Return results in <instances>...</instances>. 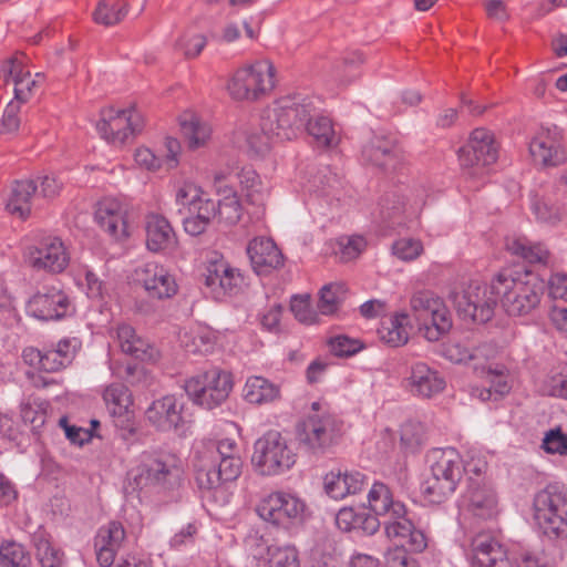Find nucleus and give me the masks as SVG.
Listing matches in <instances>:
<instances>
[{
    "label": "nucleus",
    "instance_id": "obj_9",
    "mask_svg": "<svg viewBox=\"0 0 567 567\" xmlns=\"http://www.w3.org/2000/svg\"><path fill=\"white\" fill-rule=\"evenodd\" d=\"M184 389L195 404L213 410L228 398L233 390V377L214 367L186 380Z\"/></svg>",
    "mask_w": 567,
    "mask_h": 567
},
{
    "label": "nucleus",
    "instance_id": "obj_58",
    "mask_svg": "<svg viewBox=\"0 0 567 567\" xmlns=\"http://www.w3.org/2000/svg\"><path fill=\"white\" fill-rule=\"evenodd\" d=\"M462 475L474 474L475 476L482 475L487 468V462L481 451L476 449H468L461 458Z\"/></svg>",
    "mask_w": 567,
    "mask_h": 567
},
{
    "label": "nucleus",
    "instance_id": "obj_49",
    "mask_svg": "<svg viewBox=\"0 0 567 567\" xmlns=\"http://www.w3.org/2000/svg\"><path fill=\"white\" fill-rule=\"evenodd\" d=\"M384 530L390 539L405 540L406 535L411 533L414 527L413 523L406 517V508L403 506V512L399 515L392 514L383 522Z\"/></svg>",
    "mask_w": 567,
    "mask_h": 567
},
{
    "label": "nucleus",
    "instance_id": "obj_36",
    "mask_svg": "<svg viewBox=\"0 0 567 567\" xmlns=\"http://www.w3.org/2000/svg\"><path fill=\"white\" fill-rule=\"evenodd\" d=\"M181 132L187 147L192 151L206 146L212 136L209 124L190 114L182 117Z\"/></svg>",
    "mask_w": 567,
    "mask_h": 567
},
{
    "label": "nucleus",
    "instance_id": "obj_10",
    "mask_svg": "<svg viewBox=\"0 0 567 567\" xmlns=\"http://www.w3.org/2000/svg\"><path fill=\"white\" fill-rule=\"evenodd\" d=\"M275 86V68L269 60H260L238 69L227 89L233 99L256 101Z\"/></svg>",
    "mask_w": 567,
    "mask_h": 567
},
{
    "label": "nucleus",
    "instance_id": "obj_33",
    "mask_svg": "<svg viewBox=\"0 0 567 567\" xmlns=\"http://www.w3.org/2000/svg\"><path fill=\"white\" fill-rule=\"evenodd\" d=\"M370 509L377 518L378 516L388 518L392 514L399 515L403 512L404 504L393 498L392 492L388 485L382 482H375L368 493Z\"/></svg>",
    "mask_w": 567,
    "mask_h": 567
},
{
    "label": "nucleus",
    "instance_id": "obj_39",
    "mask_svg": "<svg viewBox=\"0 0 567 567\" xmlns=\"http://www.w3.org/2000/svg\"><path fill=\"white\" fill-rule=\"evenodd\" d=\"M406 322L408 315L405 313L393 316L383 321L378 330L380 339L391 347L405 344L409 340Z\"/></svg>",
    "mask_w": 567,
    "mask_h": 567
},
{
    "label": "nucleus",
    "instance_id": "obj_43",
    "mask_svg": "<svg viewBox=\"0 0 567 567\" xmlns=\"http://www.w3.org/2000/svg\"><path fill=\"white\" fill-rule=\"evenodd\" d=\"M507 249L529 264H547L549 251L540 244H532L526 238H516L507 241Z\"/></svg>",
    "mask_w": 567,
    "mask_h": 567
},
{
    "label": "nucleus",
    "instance_id": "obj_48",
    "mask_svg": "<svg viewBox=\"0 0 567 567\" xmlns=\"http://www.w3.org/2000/svg\"><path fill=\"white\" fill-rule=\"evenodd\" d=\"M216 218L219 224L229 227L236 225L241 217V205L239 198L234 194L224 197L216 204Z\"/></svg>",
    "mask_w": 567,
    "mask_h": 567
},
{
    "label": "nucleus",
    "instance_id": "obj_52",
    "mask_svg": "<svg viewBox=\"0 0 567 567\" xmlns=\"http://www.w3.org/2000/svg\"><path fill=\"white\" fill-rule=\"evenodd\" d=\"M327 343L331 353L336 357H352L364 348L361 340L350 338L346 334L331 337Z\"/></svg>",
    "mask_w": 567,
    "mask_h": 567
},
{
    "label": "nucleus",
    "instance_id": "obj_6",
    "mask_svg": "<svg viewBox=\"0 0 567 567\" xmlns=\"http://www.w3.org/2000/svg\"><path fill=\"white\" fill-rule=\"evenodd\" d=\"M299 444L309 453L323 455L339 444L343 422L333 413H309L296 429Z\"/></svg>",
    "mask_w": 567,
    "mask_h": 567
},
{
    "label": "nucleus",
    "instance_id": "obj_18",
    "mask_svg": "<svg viewBox=\"0 0 567 567\" xmlns=\"http://www.w3.org/2000/svg\"><path fill=\"white\" fill-rule=\"evenodd\" d=\"M71 308L68 295L59 287H43L28 302V311L35 318L49 321L65 317Z\"/></svg>",
    "mask_w": 567,
    "mask_h": 567
},
{
    "label": "nucleus",
    "instance_id": "obj_17",
    "mask_svg": "<svg viewBox=\"0 0 567 567\" xmlns=\"http://www.w3.org/2000/svg\"><path fill=\"white\" fill-rule=\"evenodd\" d=\"M557 126L543 127L529 143L533 159L543 167H556L567 162V152L560 143Z\"/></svg>",
    "mask_w": 567,
    "mask_h": 567
},
{
    "label": "nucleus",
    "instance_id": "obj_60",
    "mask_svg": "<svg viewBox=\"0 0 567 567\" xmlns=\"http://www.w3.org/2000/svg\"><path fill=\"white\" fill-rule=\"evenodd\" d=\"M363 58L359 52L349 53L342 61L341 69L337 71V79L343 83H350L358 74L357 69L362 64Z\"/></svg>",
    "mask_w": 567,
    "mask_h": 567
},
{
    "label": "nucleus",
    "instance_id": "obj_35",
    "mask_svg": "<svg viewBox=\"0 0 567 567\" xmlns=\"http://www.w3.org/2000/svg\"><path fill=\"white\" fill-rule=\"evenodd\" d=\"M280 395L278 384L259 375L247 379L244 386V398L251 404H265L277 400Z\"/></svg>",
    "mask_w": 567,
    "mask_h": 567
},
{
    "label": "nucleus",
    "instance_id": "obj_34",
    "mask_svg": "<svg viewBox=\"0 0 567 567\" xmlns=\"http://www.w3.org/2000/svg\"><path fill=\"white\" fill-rule=\"evenodd\" d=\"M187 214L183 219L185 231L192 236H199L216 218L217 206L213 199L206 197L204 200H199L198 205L193 206Z\"/></svg>",
    "mask_w": 567,
    "mask_h": 567
},
{
    "label": "nucleus",
    "instance_id": "obj_21",
    "mask_svg": "<svg viewBox=\"0 0 567 567\" xmlns=\"http://www.w3.org/2000/svg\"><path fill=\"white\" fill-rule=\"evenodd\" d=\"M184 404L175 395L152 402L145 411L147 422L159 432L177 431L184 424Z\"/></svg>",
    "mask_w": 567,
    "mask_h": 567
},
{
    "label": "nucleus",
    "instance_id": "obj_37",
    "mask_svg": "<svg viewBox=\"0 0 567 567\" xmlns=\"http://www.w3.org/2000/svg\"><path fill=\"white\" fill-rule=\"evenodd\" d=\"M38 189V184L32 179L17 181L12 187L7 209L21 218L30 215V202Z\"/></svg>",
    "mask_w": 567,
    "mask_h": 567
},
{
    "label": "nucleus",
    "instance_id": "obj_51",
    "mask_svg": "<svg viewBox=\"0 0 567 567\" xmlns=\"http://www.w3.org/2000/svg\"><path fill=\"white\" fill-rule=\"evenodd\" d=\"M230 456H240L238 444L233 439H223L209 443L199 458H206L207 462H210L216 457L217 463L225 458H230Z\"/></svg>",
    "mask_w": 567,
    "mask_h": 567
},
{
    "label": "nucleus",
    "instance_id": "obj_14",
    "mask_svg": "<svg viewBox=\"0 0 567 567\" xmlns=\"http://www.w3.org/2000/svg\"><path fill=\"white\" fill-rule=\"evenodd\" d=\"M305 503L295 495L276 492L265 496L257 506L258 515L274 525L287 527L301 519Z\"/></svg>",
    "mask_w": 567,
    "mask_h": 567
},
{
    "label": "nucleus",
    "instance_id": "obj_2",
    "mask_svg": "<svg viewBox=\"0 0 567 567\" xmlns=\"http://www.w3.org/2000/svg\"><path fill=\"white\" fill-rule=\"evenodd\" d=\"M544 289V280L528 269H505L492 279V291L498 293L503 309L514 317L530 313L539 305Z\"/></svg>",
    "mask_w": 567,
    "mask_h": 567
},
{
    "label": "nucleus",
    "instance_id": "obj_56",
    "mask_svg": "<svg viewBox=\"0 0 567 567\" xmlns=\"http://www.w3.org/2000/svg\"><path fill=\"white\" fill-rule=\"evenodd\" d=\"M341 186V179L330 168L320 171L313 178L315 192L320 196L336 197Z\"/></svg>",
    "mask_w": 567,
    "mask_h": 567
},
{
    "label": "nucleus",
    "instance_id": "obj_20",
    "mask_svg": "<svg viewBox=\"0 0 567 567\" xmlns=\"http://www.w3.org/2000/svg\"><path fill=\"white\" fill-rule=\"evenodd\" d=\"M127 209L116 198L105 197L96 205L94 218L100 228L112 239L118 241L128 237Z\"/></svg>",
    "mask_w": 567,
    "mask_h": 567
},
{
    "label": "nucleus",
    "instance_id": "obj_40",
    "mask_svg": "<svg viewBox=\"0 0 567 567\" xmlns=\"http://www.w3.org/2000/svg\"><path fill=\"white\" fill-rule=\"evenodd\" d=\"M241 189L245 193L246 200L251 205L261 207L267 197V189L264 187L259 175L250 167H244L238 173Z\"/></svg>",
    "mask_w": 567,
    "mask_h": 567
},
{
    "label": "nucleus",
    "instance_id": "obj_25",
    "mask_svg": "<svg viewBox=\"0 0 567 567\" xmlns=\"http://www.w3.org/2000/svg\"><path fill=\"white\" fill-rule=\"evenodd\" d=\"M367 484V476L359 471H331L323 478L324 491L333 499L358 494Z\"/></svg>",
    "mask_w": 567,
    "mask_h": 567
},
{
    "label": "nucleus",
    "instance_id": "obj_24",
    "mask_svg": "<svg viewBox=\"0 0 567 567\" xmlns=\"http://www.w3.org/2000/svg\"><path fill=\"white\" fill-rule=\"evenodd\" d=\"M138 281L151 298H171L177 292V285L173 276L163 266L154 262L146 264L141 269Z\"/></svg>",
    "mask_w": 567,
    "mask_h": 567
},
{
    "label": "nucleus",
    "instance_id": "obj_45",
    "mask_svg": "<svg viewBox=\"0 0 567 567\" xmlns=\"http://www.w3.org/2000/svg\"><path fill=\"white\" fill-rule=\"evenodd\" d=\"M103 399L114 415L124 414L132 404V398L128 389L122 383H114L104 390Z\"/></svg>",
    "mask_w": 567,
    "mask_h": 567
},
{
    "label": "nucleus",
    "instance_id": "obj_53",
    "mask_svg": "<svg viewBox=\"0 0 567 567\" xmlns=\"http://www.w3.org/2000/svg\"><path fill=\"white\" fill-rule=\"evenodd\" d=\"M207 44V39L200 33H185L181 35L175 49L183 53L186 59L197 58Z\"/></svg>",
    "mask_w": 567,
    "mask_h": 567
},
{
    "label": "nucleus",
    "instance_id": "obj_12",
    "mask_svg": "<svg viewBox=\"0 0 567 567\" xmlns=\"http://www.w3.org/2000/svg\"><path fill=\"white\" fill-rule=\"evenodd\" d=\"M498 300V293L492 291V282L487 286L477 281H472L462 292L453 297L458 316L465 321L475 323L489 321Z\"/></svg>",
    "mask_w": 567,
    "mask_h": 567
},
{
    "label": "nucleus",
    "instance_id": "obj_32",
    "mask_svg": "<svg viewBox=\"0 0 567 567\" xmlns=\"http://www.w3.org/2000/svg\"><path fill=\"white\" fill-rule=\"evenodd\" d=\"M127 338H133V327L126 323L118 324L116 328V339L123 353L140 361L153 362L158 359V350L147 340L136 336L131 344H126Z\"/></svg>",
    "mask_w": 567,
    "mask_h": 567
},
{
    "label": "nucleus",
    "instance_id": "obj_7",
    "mask_svg": "<svg viewBox=\"0 0 567 567\" xmlns=\"http://www.w3.org/2000/svg\"><path fill=\"white\" fill-rule=\"evenodd\" d=\"M412 315L429 341H437L452 328V316L442 298L431 290H419L410 299Z\"/></svg>",
    "mask_w": 567,
    "mask_h": 567
},
{
    "label": "nucleus",
    "instance_id": "obj_38",
    "mask_svg": "<svg viewBox=\"0 0 567 567\" xmlns=\"http://www.w3.org/2000/svg\"><path fill=\"white\" fill-rule=\"evenodd\" d=\"M468 498L470 508L475 516L487 519L497 514V497L493 488L472 485Z\"/></svg>",
    "mask_w": 567,
    "mask_h": 567
},
{
    "label": "nucleus",
    "instance_id": "obj_46",
    "mask_svg": "<svg viewBox=\"0 0 567 567\" xmlns=\"http://www.w3.org/2000/svg\"><path fill=\"white\" fill-rule=\"evenodd\" d=\"M0 567H31V557L21 544L3 542L0 545Z\"/></svg>",
    "mask_w": 567,
    "mask_h": 567
},
{
    "label": "nucleus",
    "instance_id": "obj_57",
    "mask_svg": "<svg viewBox=\"0 0 567 567\" xmlns=\"http://www.w3.org/2000/svg\"><path fill=\"white\" fill-rule=\"evenodd\" d=\"M425 437L424 425L417 421H406L401 426V444L408 450L419 447Z\"/></svg>",
    "mask_w": 567,
    "mask_h": 567
},
{
    "label": "nucleus",
    "instance_id": "obj_27",
    "mask_svg": "<svg viewBox=\"0 0 567 567\" xmlns=\"http://www.w3.org/2000/svg\"><path fill=\"white\" fill-rule=\"evenodd\" d=\"M289 105L305 106L307 109L302 131L306 128L318 146L331 147L338 144L339 138L333 130L331 120L324 115H315L316 110L311 102L303 101L302 103H297L289 100Z\"/></svg>",
    "mask_w": 567,
    "mask_h": 567
},
{
    "label": "nucleus",
    "instance_id": "obj_8",
    "mask_svg": "<svg viewBox=\"0 0 567 567\" xmlns=\"http://www.w3.org/2000/svg\"><path fill=\"white\" fill-rule=\"evenodd\" d=\"M251 463L261 475H278L290 470L296 454L278 431H268L254 444Z\"/></svg>",
    "mask_w": 567,
    "mask_h": 567
},
{
    "label": "nucleus",
    "instance_id": "obj_54",
    "mask_svg": "<svg viewBox=\"0 0 567 567\" xmlns=\"http://www.w3.org/2000/svg\"><path fill=\"white\" fill-rule=\"evenodd\" d=\"M206 196L200 187L190 182L183 183L176 190L175 200L178 206H181L179 212L182 209H186L187 213L199 204V200H204Z\"/></svg>",
    "mask_w": 567,
    "mask_h": 567
},
{
    "label": "nucleus",
    "instance_id": "obj_5",
    "mask_svg": "<svg viewBox=\"0 0 567 567\" xmlns=\"http://www.w3.org/2000/svg\"><path fill=\"white\" fill-rule=\"evenodd\" d=\"M431 473L421 485L423 497L432 504L449 499L462 480L461 456L454 449L434 451Z\"/></svg>",
    "mask_w": 567,
    "mask_h": 567
},
{
    "label": "nucleus",
    "instance_id": "obj_63",
    "mask_svg": "<svg viewBox=\"0 0 567 567\" xmlns=\"http://www.w3.org/2000/svg\"><path fill=\"white\" fill-rule=\"evenodd\" d=\"M384 564L385 567H417L416 560L408 554L403 545L388 549Z\"/></svg>",
    "mask_w": 567,
    "mask_h": 567
},
{
    "label": "nucleus",
    "instance_id": "obj_3",
    "mask_svg": "<svg viewBox=\"0 0 567 567\" xmlns=\"http://www.w3.org/2000/svg\"><path fill=\"white\" fill-rule=\"evenodd\" d=\"M134 488L146 493H167L182 483L181 460L173 453L161 450L144 451L138 464L132 470Z\"/></svg>",
    "mask_w": 567,
    "mask_h": 567
},
{
    "label": "nucleus",
    "instance_id": "obj_44",
    "mask_svg": "<svg viewBox=\"0 0 567 567\" xmlns=\"http://www.w3.org/2000/svg\"><path fill=\"white\" fill-rule=\"evenodd\" d=\"M532 210L542 223L556 225L567 220V203L561 207H555L549 198L539 197L537 194L530 198Z\"/></svg>",
    "mask_w": 567,
    "mask_h": 567
},
{
    "label": "nucleus",
    "instance_id": "obj_1",
    "mask_svg": "<svg viewBox=\"0 0 567 567\" xmlns=\"http://www.w3.org/2000/svg\"><path fill=\"white\" fill-rule=\"evenodd\" d=\"M307 116L305 106H290L289 100H282L264 110L258 128L247 133L248 150L264 156L270 151L272 143L290 141L302 133Z\"/></svg>",
    "mask_w": 567,
    "mask_h": 567
},
{
    "label": "nucleus",
    "instance_id": "obj_62",
    "mask_svg": "<svg viewBox=\"0 0 567 567\" xmlns=\"http://www.w3.org/2000/svg\"><path fill=\"white\" fill-rule=\"evenodd\" d=\"M542 446L549 454H567V435L560 429L550 430L546 433Z\"/></svg>",
    "mask_w": 567,
    "mask_h": 567
},
{
    "label": "nucleus",
    "instance_id": "obj_50",
    "mask_svg": "<svg viewBox=\"0 0 567 567\" xmlns=\"http://www.w3.org/2000/svg\"><path fill=\"white\" fill-rule=\"evenodd\" d=\"M346 289L342 284L331 282L324 285L320 290L318 308L323 315H331L337 310L341 299L344 297Z\"/></svg>",
    "mask_w": 567,
    "mask_h": 567
},
{
    "label": "nucleus",
    "instance_id": "obj_26",
    "mask_svg": "<svg viewBox=\"0 0 567 567\" xmlns=\"http://www.w3.org/2000/svg\"><path fill=\"white\" fill-rule=\"evenodd\" d=\"M475 567H512L505 547L489 535H477L472 543Z\"/></svg>",
    "mask_w": 567,
    "mask_h": 567
},
{
    "label": "nucleus",
    "instance_id": "obj_61",
    "mask_svg": "<svg viewBox=\"0 0 567 567\" xmlns=\"http://www.w3.org/2000/svg\"><path fill=\"white\" fill-rule=\"evenodd\" d=\"M40 78H42L41 73H37L35 79H32L30 72H25L23 78L16 80L14 101L19 104L28 102L33 94V89L38 85V79Z\"/></svg>",
    "mask_w": 567,
    "mask_h": 567
},
{
    "label": "nucleus",
    "instance_id": "obj_31",
    "mask_svg": "<svg viewBox=\"0 0 567 567\" xmlns=\"http://www.w3.org/2000/svg\"><path fill=\"white\" fill-rule=\"evenodd\" d=\"M336 525L342 532L361 530L365 535H373L379 530L381 523L365 509L343 507L336 515Z\"/></svg>",
    "mask_w": 567,
    "mask_h": 567
},
{
    "label": "nucleus",
    "instance_id": "obj_16",
    "mask_svg": "<svg viewBox=\"0 0 567 567\" xmlns=\"http://www.w3.org/2000/svg\"><path fill=\"white\" fill-rule=\"evenodd\" d=\"M403 388L419 399H432L444 391V377L423 361H413L408 365L402 380Z\"/></svg>",
    "mask_w": 567,
    "mask_h": 567
},
{
    "label": "nucleus",
    "instance_id": "obj_30",
    "mask_svg": "<svg viewBox=\"0 0 567 567\" xmlns=\"http://www.w3.org/2000/svg\"><path fill=\"white\" fill-rule=\"evenodd\" d=\"M405 204L402 194L398 189L386 192L379 200L373 213L375 221L383 224L385 228L395 229L403 225Z\"/></svg>",
    "mask_w": 567,
    "mask_h": 567
},
{
    "label": "nucleus",
    "instance_id": "obj_22",
    "mask_svg": "<svg viewBox=\"0 0 567 567\" xmlns=\"http://www.w3.org/2000/svg\"><path fill=\"white\" fill-rule=\"evenodd\" d=\"M243 284L244 277L239 270L230 267L224 260L212 262L206 269L205 286L216 300L226 295L237 293Z\"/></svg>",
    "mask_w": 567,
    "mask_h": 567
},
{
    "label": "nucleus",
    "instance_id": "obj_29",
    "mask_svg": "<svg viewBox=\"0 0 567 567\" xmlns=\"http://www.w3.org/2000/svg\"><path fill=\"white\" fill-rule=\"evenodd\" d=\"M145 230L146 246L151 251H165L174 248L177 243L169 221L158 214L147 215Z\"/></svg>",
    "mask_w": 567,
    "mask_h": 567
},
{
    "label": "nucleus",
    "instance_id": "obj_23",
    "mask_svg": "<svg viewBox=\"0 0 567 567\" xmlns=\"http://www.w3.org/2000/svg\"><path fill=\"white\" fill-rule=\"evenodd\" d=\"M247 254L258 275L269 274L284 266V256L270 238H254L247 246Z\"/></svg>",
    "mask_w": 567,
    "mask_h": 567
},
{
    "label": "nucleus",
    "instance_id": "obj_47",
    "mask_svg": "<svg viewBox=\"0 0 567 567\" xmlns=\"http://www.w3.org/2000/svg\"><path fill=\"white\" fill-rule=\"evenodd\" d=\"M125 538V530L121 523L111 522L106 526H102L95 536L94 546L112 548L118 550Z\"/></svg>",
    "mask_w": 567,
    "mask_h": 567
},
{
    "label": "nucleus",
    "instance_id": "obj_59",
    "mask_svg": "<svg viewBox=\"0 0 567 567\" xmlns=\"http://www.w3.org/2000/svg\"><path fill=\"white\" fill-rule=\"evenodd\" d=\"M423 250V246L420 240L412 238H402L396 240L392 245L393 254L401 260H413L417 258Z\"/></svg>",
    "mask_w": 567,
    "mask_h": 567
},
{
    "label": "nucleus",
    "instance_id": "obj_42",
    "mask_svg": "<svg viewBox=\"0 0 567 567\" xmlns=\"http://www.w3.org/2000/svg\"><path fill=\"white\" fill-rule=\"evenodd\" d=\"M128 12V4L122 0H101L93 12L97 24L111 27L120 23Z\"/></svg>",
    "mask_w": 567,
    "mask_h": 567
},
{
    "label": "nucleus",
    "instance_id": "obj_19",
    "mask_svg": "<svg viewBox=\"0 0 567 567\" xmlns=\"http://www.w3.org/2000/svg\"><path fill=\"white\" fill-rule=\"evenodd\" d=\"M69 261V254L63 243L56 237L44 238L28 251V262L35 270L60 274L66 268Z\"/></svg>",
    "mask_w": 567,
    "mask_h": 567
},
{
    "label": "nucleus",
    "instance_id": "obj_13",
    "mask_svg": "<svg viewBox=\"0 0 567 567\" xmlns=\"http://www.w3.org/2000/svg\"><path fill=\"white\" fill-rule=\"evenodd\" d=\"M96 130L109 143L123 145L131 135L142 130V118L135 110L110 107L102 111Z\"/></svg>",
    "mask_w": 567,
    "mask_h": 567
},
{
    "label": "nucleus",
    "instance_id": "obj_64",
    "mask_svg": "<svg viewBox=\"0 0 567 567\" xmlns=\"http://www.w3.org/2000/svg\"><path fill=\"white\" fill-rule=\"evenodd\" d=\"M269 564L275 567H300L298 553L293 547L278 548Z\"/></svg>",
    "mask_w": 567,
    "mask_h": 567
},
{
    "label": "nucleus",
    "instance_id": "obj_41",
    "mask_svg": "<svg viewBox=\"0 0 567 567\" xmlns=\"http://www.w3.org/2000/svg\"><path fill=\"white\" fill-rule=\"evenodd\" d=\"M35 555L42 567H60L62 553L52 544L50 535L42 529L37 530L32 536Z\"/></svg>",
    "mask_w": 567,
    "mask_h": 567
},
{
    "label": "nucleus",
    "instance_id": "obj_55",
    "mask_svg": "<svg viewBox=\"0 0 567 567\" xmlns=\"http://www.w3.org/2000/svg\"><path fill=\"white\" fill-rule=\"evenodd\" d=\"M241 27L245 29V34L249 40H255L257 34L248 21L244 20L241 23L236 21H229L225 23L218 35L217 41L220 43L230 44L238 41L241 38Z\"/></svg>",
    "mask_w": 567,
    "mask_h": 567
},
{
    "label": "nucleus",
    "instance_id": "obj_4",
    "mask_svg": "<svg viewBox=\"0 0 567 567\" xmlns=\"http://www.w3.org/2000/svg\"><path fill=\"white\" fill-rule=\"evenodd\" d=\"M534 519L542 533L554 540H567V488L548 484L534 495Z\"/></svg>",
    "mask_w": 567,
    "mask_h": 567
},
{
    "label": "nucleus",
    "instance_id": "obj_15",
    "mask_svg": "<svg viewBox=\"0 0 567 567\" xmlns=\"http://www.w3.org/2000/svg\"><path fill=\"white\" fill-rule=\"evenodd\" d=\"M243 468L240 456H230L216 463V457L210 462L198 458L195 464V481L200 489L213 491L223 484L236 481Z\"/></svg>",
    "mask_w": 567,
    "mask_h": 567
},
{
    "label": "nucleus",
    "instance_id": "obj_11",
    "mask_svg": "<svg viewBox=\"0 0 567 567\" xmlns=\"http://www.w3.org/2000/svg\"><path fill=\"white\" fill-rule=\"evenodd\" d=\"M457 157L465 175L482 176L485 168L498 158V145L494 134L484 127L475 128L467 143L457 151Z\"/></svg>",
    "mask_w": 567,
    "mask_h": 567
},
{
    "label": "nucleus",
    "instance_id": "obj_28",
    "mask_svg": "<svg viewBox=\"0 0 567 567\" xmlns=\"http://www.w3.org/2000/svg\"><path fill=\"white\" fill-rule=\"evenodd\" d=\"M363 157L384 171L395 169L401 161L398 144L390 138L373 137L362 150Z\"/></svg>",
    "mask_w": 567,
    "mask_h": 567
}]
</instances>
